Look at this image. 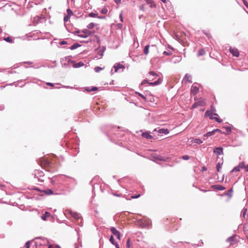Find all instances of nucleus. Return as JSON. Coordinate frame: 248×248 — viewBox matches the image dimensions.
<instances>
[{
  "label": "nucleus",
  "mask_w": 248,
  "mask_h": 248,
  "mask_svg": "<svg viewBox=\"0 0 248 248\" xmlns=\"http://www.w3.org/2000/svg\"><path fill=\"white\" fill-rule=\"evenodd\" d=\"M67 12L68 13H70V12L72 13L70 9L67 10Z\"/></svg>",
  "instance_id": "obj_61"
},
{
  "label": "nucleus",
  "mask_w": 248,
  "mask_h": 248,
  "mask_svg": "<svg viewBox=\"0 0 248 248\" xmlns=\"http://www.w3.org/2000/svg\"><path fill=\"white\" fill-rule=\"evenodd\" d=\"M240 168L239 167V166H236L234 167L231 171L232 172H234V171H238L240 170Z\"/></svg>",
  "instance_id": "obj_34"
},
{
  "label": "nucleus",
  "mask_w": 248,
  "mask_h": 248,
  "mask_svg": "<svg viewBox=\"0 0 248 248\" xmlns=\"http://www.w3.org/2000/svg\"><path fill=\"white\" fill-rule=\"evenodd\" d=\"M202 170H206V168L205 167H202Z\"/></svg>",
  "instance_id": "obj_58"
},
{
  "label": "nucleus",
  "mask_w": 248,
  "mask_h": 248,
  "mask_svg": "<svg viewBox=\"0 0 248 248\" xmlns=\"http://www.w3.org/2000/svg\"><path fill=\"white\" fill-rule=\"evenodd\" d=\"M50 214L49 212H46L42 216V219L44 220H46L47 218L50 216Z\"/></svg>",
  "instance_id": "obj_18"
},
{
  "label": "nucleus",
  "mask_w": 248,
  "mask_h": 248,
  "mask_svg": "<svg viewBox=\"0 0 248 248\" xmlns=\"http://www.w3.org/2000/svg\"><path fill=\"white\" fill-rule=\"evenodd\" d=\"M68 16H65V17H64V21L65 22L67 21H68Z\"/></svg>",
  "instance_id": "obj_54"
},
{
  "label": "nucleus",
  "mask_w": 248,
  "mask_h": 248,
  "mask_svg": "<svg viewBox=\"0 0 248 248\" xmlns=\"http://www.w3.org/2000/svg\"><path fill=\"white\" fill-rule=\"evenodd\" d=\"M163 3H165L166 2V0H161Z\"/></svg>",
  "instance_id": "obj_60"
},
{
  "label": "nucleus",
  "mask_w": 248,
  "mask_h": 248,
  "mask_svg": "<svg viewBox=\"0 0 248 248\" xmlns=\"http://www.w3.org/2000/svg\"><path fill=\"white\" fill-rule=\"evenodd\" d=\"M161 81L162 80L160 78H158L156 81L155 82H150L148 80L144 79L142 81L141 84L143 85L144 84L148 83L151 86H155L160 84L161 82Z\"/></svg>",
  "instance_id": "obj_1"
},
{
  "label": "nucleus",
  "mask_w": 248,
  "mask_h": 248,
  "mask_svg": "<svg viewBox=\"0 0 248 248\" xmlns=\"http://www.w3.org/2000/svg\"><path fill=\"white\" fill-rule=\"evenodd\" d=\"M97 14H95V13H91L90 14H89V16L90 17H96L97 16Z\"/></svg>",
  "instance_id": "obj_40"
},
{
  "label": "nucleus",
  "mask_w": 248,
  "mask_h": 248,
  "mask_svg": "<svg viewBox=\"0 0 248 248\" xmlns=\"http://www.w3.org/2000/svg\"><path fill=\"white\" fill-rule=\"evenodd\" d=\"M97 90H98L97 87H94L92 88L91 90H90V91H89V92H90V91H97Z\"/></svg>",
  "instance_id": "obj_44"
},
{
  "label": "nucleus",
  "mask_w": 248,
  "mask_h": 248,
  "mask_svg": "<svg viewBox=\"0 0 248 248\" xmlns=\"http://www.w3.org/2000/svg\"><path fill=\"white\" fill-rule=\"evenodd\" d=\"M68 212L70 214V215L76 220H78L80 218L79 215L77 212H75L72 210H69Z\"/></svg>",
  "instance_id": "obj_3"
},
{
  "label": "nucleus",
  "mask_w": 248,
  "mask_h": 248,
  "mask_svg": "<svg viewBox=\"0 0 248 248\" xmlns=\"http://www.w3.org/2000/svg\"><path fill=\"white\" fill-rule=\"evenodd\" d=\"M222 164V163H220L219 162H218L217 164V166H216V168H217V171L218 172H220V170L221 169V165Z\"/></svg>",
  "instance_id": "obj_26"
},
{
  "label": "nucleus",
  "mask_w": 248,
  "mask_h": 248,
  "mask_svg": "<svg viewBox=\"0 0 248 248\" xmlns=\"http://www.w3.org/2000/svg\"><path fill=\"white\" fill-rule=\"evenodd\" d=\"M193 143H198V144H201L202 143V140H201L200 139H195L192 140L191 141Z\"/></svg>",
  "instance_id": "obj_21"
},
{
  "label": "nucleus",
  "mask_w": 248,
  "mask_h": 248,
  "mask_svg": "<svg viewBox=\"0 0 248 248\" xmlns=\"http://www.w3.org/2000/svg\"><path fill=\"white\" fill-rule=\"evenodd\" d=\"M198 106H204L206 104V101L204 99L201 100L196 102Z\"/></svg>",
  "instance_id": "obj_17"
},
{
  "label": "nucleus",
  "mask_w": 248,
  "mask_h": 248,
  "mask_svg": "<svg viewBox=\"0 0 248 248\" xmlns=\"http://www.w3.org/2000/svg\"><path fill=\"white\" fill-rule=\"evenodd\" d=\"M110 230L112 233L118 239H120V232L117 231L115 228L111 227Z\"/></svg>",
  "instance_id": "obj_5"
},
{
  "label": "nucleus",
  "mask_w": 248,
  "mask_h": 248,
  "mask_svg": "<svg viewBox=\"0 0 248 248\" xmlns=\"http://www.w3.org/2000/svg\"><path fill=\"white\" fill-rule=\"evenodd\" d=\"M212 188L217 189L218 190H223L225 189L224 187L219 185H213L211 186Z\"/></svg>",
  "instance_id": "obj_12"
},
{
  "label": "nucleus",
  "mask_w": 248,
  "mask_h": 248,
  "mask_svg": "<svg viewBox=\"0 0 248 248\" xmlns=\"http://www.w3.org/2000/svg\"><path fill=\"white\" fill-rule=\"evenodd\" d=\"M104 68H105L104 67H99V66H96V67H95L94 68V71L96 72H99L100 71L103 70Z\"/></svg>",
  "instance_id": "obj_25"
},
{
  "label": "nucleus",
  "mask_w": 248,
  "mask_h": 248,
  "mask_svg": "<svg viewBox=\"0 0 248 248\" xmlns=\"http://www.w3.org/2000/svg\"><path fill=\"white\" fill-rule=\"evenodd\" d=\"M41 20V18L39 16H36L34 17V19L33 22L34 25L39 23L40 21Z\"/></svg>",
  "instance_id": "obj_20"
},
{
  "label": "nucleus",
  "mask_w": 248,
  "mask_h": 248,
  "mask_svg": "<svg viewBox=\"0 0 248 248\" xmlns=\"http://www.w3.org/2000/svg\"><path fill=\"white\" fill-rule=\"evenodd\" d=\"M101 12L103 14H106L107 13V12H108V9L106 7L103 8L102 9Z\"/></svg>",
  "instance_id": "obj_35"
},
{
  "label": "nucleus",
  "mask_w": 248,
  "mask_h": 248,
  "mask_svg": "<svg viewBox=\"0 0 248 248\" xmlns=\"http://www.w3.org/2000/svg\"><path fill=\"white\" fill-rule=\"evenodd\" d=\"M114 1L117 4H119L121 3V0H114Z\"/></svg>",
  "instance_id": "obj_51"
},
{
  "label": "nucleus",
  "mask_w": 248,
  "mask_h": 248,
  "mask_svg": "<svg viewBox=\"0 0 248 248\" xmlns=\"http://www.w3.org/2000/svg\"><path fill=\"white\" fill-rule=\"evenodd\" d=\"M226 133L225 134H230L231 133V128L229 126L225 127Z\"/></svg>",
  "instance_id": "obj_30"
},
{
  "label": "nucleus",
  "mask_w": 248,
  "mask_h": 248,
  "mask_svg": "<svg viewBox=\"0 0 248 248\" xmlns=\"http://www.w3.org/2000/svg\"><path fill=\"white\" fill-rule=\"evenodd\" d=\"M140 194H138L136 196H131V199L138 198L140 197Z\"/></svg>",
  "instance_id": "obj_42"
},
{
  "label": "nucleus",
  "mask_w": 248,
  "mask_h": 248,
  "mask_svg": "<svg viewBox=\"0 0 248 248\" xmlns=\"http://www.w3.org/2000/svg\"><path fill=\"white\" fill-rule=\"evenodd\" d=\"M95 26V24L94 23H91L89 24H88V25L87 26V28L89 29H92Z\"/></svg>",
  "instance_id": "obj_31"
},
{
  "label": "nucleus",
  "mask_w": 248,
  "mask_h": 248,
  "mask_svg": "<svg viewBox=\"0 0 248 248\" xmlns=\"http://www.w3.org/2000/svg\"><path fill=\"white\" fill-rule=\"evenodd\" d=\"M215 133H216V132H218V133H220V134L224 133L223 132H222L221 131V130H220V129H215Z\"/></svg>",
  "instance_id": "obj_45"
},
{
  "label": "nucleus",
  "mask_w": 248,
  "mask_h": 248,
  "mask_svg": "<svg viewBox=\"0 0 248 248\" xmlns=\"http://www.w3.org/2000/svg\"><path fill=\"white\" fill-rule=\"evenodd\" d=\"M126 248H132V244L130 242V239H128L126 242Z\"/></svg>",
  "instance_id": "obj_28"
},
{
  "label": "nucleus",
  "mask_w": 248,
  "mask_h": 248,
  "mask_svg": "<svg viewBox=\"0 0 248 248\" xmlns=\"http://www.w3.org/2000/svg\"><path fill=\"white\" fill-rule=\"evenodd\" d=\"M163 54H165V55H170L171 54V53L170 52H167V51H165L163 52Z\"/></svg>",
  "instance_id": "obj_47"
},
{
  "label": "nucleus",
  "mask_w": 248,
  "mask_h": 248,
  "mask_svg": "<svg viewBox=\"0 0 248 248\" xmlns=\"http://www.w3.org/2000/svg\"><path fill=\"white\" fill-rule=\"evenodd\" d=\"M78 36H79L80 37H82V38H86L87 37L86 35H84L83 33L78 34Z\"/></svg>",
  "instance_id": "obj_46"
},
{
  "label": "nucleus",
  "mask_w": 248,
  "mask_h": 248,
  "mask_svg": "<svg viewBox=\"0 0 248 248\" xmlns=\"http://www.w3.org/2000/svg\"><path fill=\"white\" fill-rule=\"evenodd\" d=\"M215 129L211 132H207L206 134L204 135V137H210L215 134Z\"/></svg>",
  "instance_id": "obj_23"
},
{
  "label": "nucleus",
  "mask_w": 248,
  "mask_h": 248,
  "mask_svg": "<svg viewBox=\"0 0 248 248\" xmlns=\"http://www.w3.org/2000/svg\"><path fill=\"white\" fill-rule=\"evenodd\" d=\"M105 48L103 47L102 48H101L100 49H99L98 50V51L97 52V54L98 55L100 56L101 57H102L103 55V53L105 51Z\"/></svg>",
  "instance_id": "obj_19"
},
{
  "label": "nucleus",
  "mask_w": 248,
  "mask_h": 248,
  "mask_svg": "<svg viewBox=\"0 0 248 248\" xmlns=\"http://www.w3.org/2000/svg\"><path fill=\"white\" fill-rule=\"evenodd\" d=\"M120 20L122 22L123 21V13H121L120 14Z\"/></svg>",
  "instance_id": "obj_49"
},
{
  "label": "nucleus",
  "mask_w": 248,
  "mask_h": 248,
  "mask_svg": "<svg viewBox=\"0 0 248 248\" xmlns=\"http://www.w3.org/2000/svg\"><path fill=\"white\" fill-rule=\"evenodd\" d=\"M189 156L188 155H185L182 156V158L184 160H188L189 159Z\"/></svg>",
  "instance_id": "obj_38"
},
{
  "label": "nucleus",
  "mask_w": 248,
  "mask_h": 248,
  "mask_svg": "<svg viewBox=\"0 0 248 248\" xmlns=\"http://www.w3.org/2000/svg\"><path fill=\"white\" fill-rule=\"evenodd\" d=\"M244 169L246 171H248V165H246Z\"/></svg>",
  "instance_id": "obj_53"
},
{
  "label": "nucleus",
  "mask_w": 248,
  "mask_h": 248,
  "mask_svg": "<svg viewBox=\"0 0 248 248\" xmlns=\"http://www.w3.org/2000/svg\"><path fill=\"white\" fill-rule=\"evenodd\" d=\"M245 166L246 165H245V163L244 162H240L238 165V166L240 169H244Z\"/></svg>",
  "instance_id": "obj_33"
},
{
  "label": "nucleus",
  "mask_w": 248,
  "mask_h": 248,
  "mask_svg": "<svg viewBox=\"0 0 248 248\" xmlns=\"http://www.w3.org/2000/svg\"><path fill=\"white\" fill-rule=\"evenodd\" d=\"M214 119H215V120L218 123H221V122H222V120H221L220 119H219V118H217V117H215L214 118Z\"/></svg>",
  "instance_id": "obj_41"
},
{
  "label": "nucleus",
  "mask_w": 248,
  "mask_h": 248,
  "mask_svg": "<svg viewBox=\"0 0 248 248\" xmlns=\"http://www.w3.org/2000/svg\"><path fill=\"white\" fill-rule=\"evenodd\" d=\"M2 32V30L0 28V33Z\"/></svg>",
  "instance_id": "obj_62"
},
{
  "label": "nucleus",
  "mask_w": 248,
  "mask_h": 248,
  "mask_svg": "<svg viewBox=\"0 0 248 248\" xmlns=\"http://www.w3.org/2000/svg\"><path fill=\"white\" fill-rule=\"evenodd\" d=\"M116 246L117 247V248H119V247H118V244H116Z\"/></svg>",
  "instance_id": "obj_64"
},
{
  "label": "nucleus",
  "mask_w": 248,
  "mask_h": 248,
  "mask_svg": "<svg viewBox=\"0 0 248 248\" xmlns=\"http://www.w3.org/2000/svg\"><path fill=\"white\" fill-rule=\"evenodd\" d=\"M67 44V42L66 41H62L61 42V43H60V44L61 45H65V44Z\"/></svg>",
  "instance_id": "obj_50"
},
{
  "label": "nucleus",
  "mask_w": 248,
  "mask_h": 248,
  "mask_svg": "<svg viewBox=\"0 0 248 248\" xmlns=\"http://www.w3.org/2000/svg\"><path fill=\"white\" fill-rule=\"evenodd\" d=\"M184 80L186 82L191 83L192 82V77L190 75L186 74L184 78Z\"/></svg>",
  "instance_id": "obj_9"
},
{
  "label": "nucleus",
  "mask_w": 248,
  "mask_h": 248,
  "mask_svg": "<svg viewBox=\"0 0 248 248\" xmlns=\"http://www.w3.org/2000/svg\"><path fill=\"white\" fill-rule=\"evenodd\" d=\"M30 241H28V242L26 243V248H30Z\"/></svg>",
  "instance_id": "obj_48"
},
{
  "label": "nucleus",
  "mask_w": 248,
  "mask_h": 248,
  "mask_svg": "<svg viewBox=\"0 0 248 248\" xmlns=\"http://www.w3.org/2000/svg\"><path fill=\"white\" fill-rule=\"evenodd\" d=\"M82 32L84 33V35H86L87 37L93 33V32L88 29L83 30Z\"/></svg>",
  "instance_id": "obj_15"
},
{
  "label": "nucleus",
  "mask_w": 248,
  "mask_h": 248,
  "mask_svg": "<svg viewBox=\"0 0 248 248\" xmlns=\"http://www.w3.org/2000/svg\"><path fill=\"white\" fill-rule=\"evenodd\" d=\"M147 4H150V7L151 8H155L156 7L155 4L152 0H145Z\"/></svg>",
  "instance_id": "obj_13"
},
{
  "label": "nucleus",
  "mask_w": 248,
  "mask_h": 248,
  "mask_svg": "<svg viewBox=\"0 0 248 248\" xmlns=\"http://www.w3.org/2000/svg\"><path fill=\"white\" fill-rule=\"evenodd\" d=\"M78 46V45L77 44H74L73 45H72L71 46V47H70V48H71V49L73 50V49H74L77 48Z\"/></svg>",
  "instance_id": "obj_37"
},
{
  "label": "nucleus",
  "mask_w": 248,
  "mask_h": 248,
  "mask_svg": "<svg viewBox=\"0 0 248 248\" xmlns=\"http://www.w3.org/2000/svg\"><path fill=\"white\" fill-rule=\"evenodd\" d=\"M149 74L150 76H152L149 77V79L150 80H153L158 76V75L156 73H155L154 71H150L149 73Z\"/></svg>",
  "instance_id": "obj_8"
},
{
  "label": "nucleus",
  "mask_w": 248,
  "mask_h": 248,
  "mask_svg": "<svg viewBox=\"0 0 248 248\" xmlns=\"http://www.w3.org/2000/svg\"><path fill=\"white\" fill-rule=\"evenodd\" d=\"M198 91H199V88L197 87L194 86H192V88L191 89V93L195 95L198 92Z\"/></svg>",
  "instance_id": "obj_14"
},
{
  "label": "nucleus",
  "mask_w": 248,
  "mask_h": 248,
  "mask_svg": "<svg viewBox=\"0 0 248 248\" xmlns=\"http://www.w3.org/2000/svg\"><path fill=\"white\" fill-rule=\"evenodd\" d=\"M214 152L217 155L223 154V148L222 147H216L214 150Z\"/></svg>",
  "instance_id": "obj_10"
},
{
  "label": "nucleus",
  "mask_w": 248,
  "mask_h": 248,
  "mask_svg": "<svg viewBox=\"0 0 248 248\" xmlns=\"http://www.w3.org/2000/svg\"><path fill=\"white\" fill-rule=\"evenodd\" d=\"M97 17H98V18H100V19H103V18H105V17H104V16H97Z\"/></svg>",
  "instance_id": "obj_56"
},
{
  "label": "nucleus",
  "mask_w": 248,
  "mask_h": 248,
  "mask_svg": "<svg viewBox=\"0 0 248 248\" xmlns=\"http://www.w3.org/2000/svg\"><path fill=\"white\" fill-rule=\"evenodd\" d=\"M204 54H205L204 50L203 49H201L199 50L198 55L199 56H200L203 55Z\"/></svg>",
  "instance_id": "obj_29"
},
{
  "label": "nucleus",
  "mask_w": 248,
  "mask_h": 248,
  "mask_svg": "<svg viewBox=\"0 0 248 248\" xmlns=\"http://www.w3.org/2000/svg\"><path fill=\"white\" fill-rule=\"evenodd\" d=\"M197 107H198V105L197 104L196 102H195V103H194L192 106V107H191V109H193V108H196Z\"/></svg>",
  "instance_id": "obj_43"
},
{
  "label": "nucleus",
  "mask_w": 248,
  "mask_h": 248,
  "mask_svg": "<svg viewBox=\"0 0 248 248\" xmlns=\"http://www.w3.org/2000/svg\"><path fill=\"white\" fill-rule=\"evenodd\" d=\"M149 45H147L145 46L144 49V53L145 55H147L149 52Z\"/></svg>",
  "instance_id": "obj_27"
},
{
  "label": "nucleus",
  "mask_w": 248,
  "mask_h": 248,
  "mask_svg": "<svg viewBox=\"0 0 248 248\" xmlns=\"http://www.w3.org/2000/svg\"><path fill=\"white\" fill-rule=\"evenodd\" d=\"M4 40L6 41V42H8L9 43H12L13 40L10 37H7L4 38Z\"/></svg>",
  "instance_id": "obj_32"
},
{
  "label": "nucleus",
  "mask_w": 248,
  "mask_h": 248,
  "mask_svg": "<svg viewBox=\"0 0 248 248\" xmlns=\"http://www.w3.org/2000/svg\"><path fill=\"white\" fill-rule=\"evenodd\" d=\"M244 3L245 6L248 8V3L245 0L244 1Z\"/></svg>",
  "instance_id": "obj_55"
},
{
  "label": "nucleus",
  "mask_w": 248,
  "mask_h": 248,
  "mask_svg": "<svg viewBox=\"0 0 248 248\" xmlns=\"http://www.w3.org/2000/svg\"><path fill=\"white\" fill-rule=\"evenodd\" d=\"M236 237V236L230 237L227 239V241L230 243L231 245H233L235 244L234 239Z\"/></svg>",
  "instance_id": "obj_16"
},
{
  "label": "nucleus",
  "mask_w": 248,
  "mask_h": 248,
  "mask_svg": "<svg viewBox=\"0 0 248 248\" xmlns=\"http://www.w3.org/2000/svg\"><path fill=\"white\" fill-rule=\"evenodd\" d=\"M32 189H34V190H39L38 189L36 188H35V187H32Z\"/></svg>",
  "instance_id": "obj_59"
},
{
  "label": "nucleus",
  "mask_w": 248,
  "mask_h": 248,
  "mask_svg": "<svg viewBox=\"0 0 248 248\" xmlns=\"http://www.w3.org/2000/svg\"><path fill=\"white\" fill-rule=\"evenodd\" d=\"M230 51L232 54V55L235 57H238L239 55V52L238 49L236 48H230Z\"/></svg>",
  "instance_id": "obj_7"
},
{
  "label": "nucleus",
  "mask_w": 248,
  "mask_h": 248,
  "mask_svg": "<svg viewBox=\"0 0 248 248\" xmlns=\"http://www.w3.org/2000/svg\"><path fill=\"white\" fill-rule=\"evenodd\" d=\"M214 115H217V113H213L210 110H206L204 116L205 117H209V118L211 120L214 119Z\"/></svg>",
  "instance_id": "obj_4"
},
{
  "label": "nucleus",
  "mask_w": 248,
  "mask_h": 248,
  "mask_svg": "<svg viewBox=\"0 0 248 248\" xmlns=\"http://www.w3.org/2000/svg\"><path fill=\"white\" fill-rule=\"evenodd\" d=\"M141 10H143V5H142V6L141 7Z\"/></svg>",
  "instance_id": "obj_63"
},
{
  "label": "nucleus",
  "mask_w": 248,
  "mask_h": 248,
  "mask_svg": "<svg viewBox=\"0 0 248 248\" xmlns=\"http://www.w3.org/2000/svg\"><path fill=\"white\" fill-rule=\"evenodd\" d=\"M159 160H161V161H165V159H164L163 158L161 157L160 158H159Z\"/></svg>",
  "instance_id": "obj_57"
},
{
  "label": "nucleus",
  "mask_w": 248,
  "mask_h": 248,
  "mask_svg": "<svg viewBox=\"0 0 248 248\" xmlns=\"http://www.w3.org/2000/svg\"><path fill=\"white\" fill-rule=\"evenodd\" d=\"M109 241H110V242L113 244V245L115 244L114 243V238H113V236L112 235H111L110 236V239H109Z\"/></svg>",
  "instance_id": "obj_39"
},
{
  "label": "nucleus",
  "mask_w": 248,
  "mask_h": 248,
  "mask_svg": "<svg viewBox=\"0 0 248 248\" xmlns=\"http://www.w3.org/2000/svg\"><path fill=\"white\" fill-rule=\"evenodd\" d=\"M113 67L115 69V72H117L118 70L120 69H122L123 70L124 69V66L120 63H116L113 66Z\"/></svg>",
  "instance_id": "obj_6"
},
{
  "label": "nucleus",
  "mask_w": 248,
  "mask_h": 248,
  "mask_svg": "<svg viewBox=\"0 0 248 248\" xmlns=\"http://www.w3.org/2000/svg\"><path fill=\"white\" fill-rule=\"evenodd\" d=\"M46 84L48 85L49 86H51L52 87L54 86V84L53 83H51L47 82V83H46Z\"/></svg>",
  "instance_id": "obj_52"
},
{
  "label": "nucleus",
  "mask_w": 248,
  "mask_h": 248,
  "mask_svg": "<svg viewBox=\"0 0 248 248\" xmlns=\"http://www.w3.org/2000/svg\"><path fill=\"white\" fill-rule=\"evenodd\" d=\"M136 93L137 94H138L139 96H140L142 98H143L144 100H146V98L145 96H144L143 95H142V94H141L140 93H138V92H136Z\"/></svg>",
  "instance_id": "obj_36"
},
{
  "label": "nucleus",
  "mask_w": 248,
  "mask_h": 248,
  "mask_svg": "<svg viewBox=\"0 0 248 248\" xmlns=\"http://www.w3.org/2000/svg\"><path fill=\"white\" fill-rule=\"evenodd\" d=\"M43 192L46 195H51L53 194V191L50 189H47L46 190H44Z\"/></svg>",
  "instance_id": "obj_22"
},
{
  "label": "nucleus",
  "mask_w": 248,
  "mask_h": 248,
  "mask_svg": "<svg viewBox=\"0 0 248 248\" xmlns=\"http://www.w3.org/2000/svg\"><path fill=\"white\" fill-rule=\"evenodd\" d=\"M232 191H233V190L232 188H231L229 190H228L227 193H225V195L228 196L229 198H231L232 196Z\"/></svg>",
  "instance_id": "obj_24"
},
{
  "label": "nucleus",
  "mask_w": 248,
  "mask_h": 248,
  "mask_svg": "<svg viewBox=\"0 0 248 248\" xmlns=\"http://www.w3.org/2000/svg\"><path fill=\"white\" fill-rule=\"evenodd\" d=\"M142 136L144 138H146L148 140H151L153 138V136L150 135L148 132H144L142 134Z\"/></svg>",
  "instance_id": "obj_11"
},
{
  "label": "nucleus",
  "mask_w": 248,
  "mask_h": 248,
  "mask_svg": "<svg viewBox=\"0 0 248 248\" xmlns=\"http://www.w3.org/2000/svg\"><path fill=\"white\" fill-rule=\"evenodd\" d=\"M41 166L44 168H48L50 166V162L46 159H43L41 161Z\"/></svg>",
  "instance_id": "obj_2"
}]
</instances>
